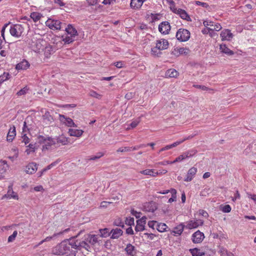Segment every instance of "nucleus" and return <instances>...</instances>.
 <instances>
[{
    "instance_id": "obj_1",
    "label": "nucleus",
    "mask_w": 256,
    "mask_h": 256,
    "mask_svg": "<svg viewBox=\"0 0 256 256\" xmlns=\"http://www.w3.org/2000/svg\"><path fill=\"white\" fill-rule=\"evenodd\" d=\"M98 235L86 234L81 239L74 238V242L72 243V248L76 250L74 251V256L78 251L86 252L88 254L92 250L94 246L99 242Z\"/></svg>"
},
{
    "instance_id": "obj_2",
    "label": "nucleus",
    "mask_w": 256,
    "mask_h": 256,
    "mask_svg": "<svg viewBox=\"0 0 256 256\" xmlns=\"http://www.w3.org/2000/svg\"><path fill=\"white\" fill-rule=\"evenodd\" d=\"M84 230H80L76 236L71 237L70 239L66 241H63L59 244L56 246L53 252L56 254V256H60V254H68L70 252L72 248V243L74 242V238H78L83 232Z\"/></svg>"
},
{
    "instance_id": "obj_3",
    "label": "nucleus",
    "mask_w": 256,
    "mask_h": 256,
    "mask_svg": "<svg viewBox=\"0 0 256 256\" xmlns=\"http://www.w3.org/2000/svg\"><path fill=\"white\" fill-rule=\"evenodd\" d=\"M67 36L62 38V40L66 44H69L76 40V37L78 35L77 30L71 24H68L66 28Z\"/></svg>"
},
{
    "instance_id": "obj_4",
    "label": "nucleus",
    "mask_w": 256,
    "mask_h": 256,
    "mask_svg": "<svg viewBox=\"0 0 256 256\" xmlns=\"http://www.w3.org/2000/svg\"><path fill=\"white\" fill-rule=\"evenodd\" d=\"M38 138L39 142L43 144L42 148V150L43 152L50 150L52 146H55L56 144L54 139L50 137L45 138L43 136H40Z\"/></svg>"
},
{
    "instance_id": "obj_5",
    "label": "nucleus",
    "mask_w": 256,
    "mask_h": 256,
    "mask_svg": "<svg viewBox=\"0 0 256 256\" xmlns=\"http://www.w3.org/2000/svg\"><path fill=\"white\" fill-rule=\"evenodd\" d=\"M170 4L171 5L170 8L174 12L178 14L180 18L184 20H186L188 22L192 21L190 16L184 10L180 8L177 9L175 7L174 3L173 0H170Z\"/></svg>"
},
{
    "instance_id": "obj_6",
    "label": "nucleus",
    "mask_w": 256,
    "mask_h": 256,
    "mask_svg": "<svg viewBox=\"0 0 256 256\" xmlns=\"http://www.w3.org/2000/svg\"><path fill=\"white\" fill-rule=\"evenodd\" d=\"M24 31V28L21 24H16L10 26V34L16 38H20Z\"/></svg>"
},
{
    "instance_id": "obj_7",
    "label": "nucleus",
    "mask_w": 256,
    "mask_h": 256,
    "mask_svg": "<svg viewBox=\"0 0 256 256\" xmlns=\"http://www.w3.org/2000/svg\"><path fill=\"white\" fill-rule=\"evenodd\" d=\"M168 46V42L165 39H160L157 41L156 46L152 48V52L154 54H156L157 50H164L167 49Z\"/></svg>"
},
{
    "instance_id": "obj_8",
    "label": "nucleus",
    "mask_w": 256,
    "mask_h": 256,
    "mask_svg": "<svg viewBox=\"0 0 256 256\" xmlns=\"http://www.w3.org/2000/svg\"><path fill=\"white\" fill-rule=\"evenodd\" d=\"M176 37L180 42H186L190 38V32L186 29L180 28L176 32Z\"/></svg>"
},
{
    "instance_id": "obj_9",
    "label": "nucleus",
    "mask_w": 256,
    "mask_h": 256,
    "mask_svg": "<svg viewBox=\"0 0 256 256\" xmlns=\"http://www.w3.org/2000/svg\"><path fill=\"white\" fill-rule=\"evenodd\" d=\"M61 22L58 20L48 18L46 22V24L52 30H58L61 28Z\"/></svg>"
},
{
    "instance_id": "obj_10",
    "label": "nucleus",
    "mask_w": 256,
    "mask_h": 256,
    "mask_svg": "<svg viewBox=\"0 0 256 256\" xmlns=\"http://www.w3.org/2000/svg\"><path fill=\"white\" fill-rule=\"evenodd\" d=\"M203 24L206 27H208L209 30L212 32L214 30L219 31L222 28L220 24L215 23L212 21L204 20Z\"/></svg>"
},
{
    "instance_id": "obj_11",
    "label": "nucleus",
    "mask_w": 256,
    "mask_h": 256,
    "mask_svg": "<svg viewBox=\"0 0 256 256\" xmlns=\"http://www.w3.org/2000/svg\"><path fill=\"white\" fill-rule=\"evenodd\" d=\"M146 218L144 216L136 221V226L135 230L137 232H141L144 230V225L146 223Z\"/></svg>"
},
{
    "instance_id": "obj_12",
    "label": "nucleus",
    "mask_w": 256,
    "mask_h": 256,
    "mask_svg": "<svg viewBox=\"0 0 256 256\" xmlns=\"http://www.w3.org/2000/svg\"><path fill=\"white\" fill-rule=\"evenodd\" d=\"M159 31L163 34H168L170 30V23L168 22H163L158 26Z\"/></svg>"
},
{
    "instance_id": "obj_13",
    "label": "nucleus",
    "mask_w": 256,
    "mask_h": 256,
    "mask_svg": "<svg viewBox=\"0 0 256 256\" xmlns=\"http://www.w3.org/2000/svg\"><path fill=\"white\" fill-rule=\"evenodd\" d=\"M158 208L156 203L153 202L144 204L143 210L148 212H154Z\"/></svg>"
},
{
    "instance_id": "obj_14",
    "label": "nucleus",
    "mask_w": 256,
    "mask_h": 256,
    "mask_svg": "<svg viewBox=\"0 0 256 256\" xmlns=\"http://www.w3.org/2000/svg\"><path fill=\"white\" fill-rule=\"evenodd\" d=\"M4 198H12L15 200H18V195L15 192H14L12 190V185H10V186H8L7 194H4L2 197V199H4Z\"/></svg>"
},
{
    "instance_id": "obj_15",
    "label": "nucleus",
    "mask_w": 256,
    "mask_h": 256,
    "mask_svg": "<svg viewBox=\"0 0 256 256\" xmlns=\"http://www.w3.org/2000/svg\"><path fill=\"white\" fill-rule=\"evenodd\" d=\"M204 238V234L200 230H198L192 234V240L194 243H200Z\"/></svg>"
},
{
    "instance_id": "obj_16",
    "label": "nucleus",
    "mask_w": 256,
    "mask_h": 256,
    "mask_svg": "<svg viewBox=\"0 0 256 256\" xmlns=\"http://www.w3.org/2000/svg\"><path fill=\"white\" fill-rule=\"evenodd\" d=\"M197 172V168L195 167H192L188 172L186 177L184 178L185 182H190L194 177Z\"/></svg>"
},
{
    "instance_id": "obj_17",
    "label": "nucleus",
    "mask_w": 256,
    "mask_h": 256,
    "mask_svg": "<svg viewBox=\"0 0 256 256\" xmlns=\"http://www.w3.org/2000/svg\"><path fill=\"white\" fill-rule=\"evenodd\" d=\"M60 120L68 126L72 127L76 126L72 119L70 118H66L64 115L60 114Z\"/></svg>"
},
{
    "instance_id": "obj_18",
    "label": "nucleus",
    "mask_w": 256,
    "mask_h": 256,
    "mask_svg": "<svg viewBox=\"0 0 256 256\" xmlns=\"http://www.w3.org/2000/svg\"><path fill=\"white\" fill-rule=\"evenodd\" d=\"M204 224V221L202 220H190L188 222L186 228L189 229L195 228L199 226H202Z\"/></svg>"
},
{
    "instance_id": "obj_19",
    "label": "nucleus",
    "mask_w": 256,
    "mask_h": 256,
    "mask_svg": "<svg viewBox=\"0 0 256 256\" xmlns=\"http://www.w3.org/2000/svg\"><path fill=\"white\" fill-rule=\"evenodd\" d=\"M31 46L34 51L38 52L40 50H43L44 46L41 43L40 40H37L33 41L31 44Z\"/></svg>"
},
{
    "instance_id": "obj_20",
    "label": "nucleus",
    "mask_w": 256,
    "mask_h": 256,
    "mask_svg": "<svg viewBox=\"0 0 256 256\" xmlns=\"http://www.w3.org/2000/svg\"><path fill=\"white\" fill-rule=\"evenodd\" d=\"M43 122L46 126L50 125L54 122L52 116L48 112H46L42 116Z\"/></svg>"
},
{
    "instance_id": "obj_21",
    "label": "nucleus",
    "mask_w": 256,
    "mask_h": 256,
    "mask_svg": "<svg viewBox=\"0 0 256 256\" xmlns=\"http://www.w3.org/2000/svg\"><path fill=\"white\" fill-rule=\"evenodd\" d=\"M220 36L222 40H230L232 38L233 34L230 30L225 29L222 31Z\"/></svg>"
},
{
    "instance_id": "obj_22",
    "label": "nucleus",
    "mask_w": 256,
    "mask_h": 256,
    "mask_svg": "<svg viewBox=\"0 0 256 256\" xmlns=\"http://www.w3.org/2000/svg\"><path fill=\"white\" fill-rule=\"evenodd\" d=\"M123 234V231L118 228L112 229L110 232V238L112 239H117L120 238Z\"/></svg>"
},
{
    "instance_id": "obj_23",
    "label": "nucleus",
    "mask_w": 256,
    "mask_h": 256,
    "mask_svg": "<svg viewBox=\"0 0 256 256\" xmlns=\"http://www.w3.org/2000/svg\"><path fill=\"white\" fill-rule=\"evenodd\" d=\"M38 169L36 164L34 162L30 163L26 168L25 172L28 174H34Z\"/></svg>"
},
{
    "instance_id": "obj_24",
    "label": "nucleus",
    "mask_w": 256,
    "mask_h": 256,
    "mask_svg": "<svg viewBox=\"0 0 256 256\" xmlns=\"http://www.w3.org/2000/svg\"><path fill=\"white\" fill-rule=\"evenodd\" d=\"M30 66L29 62L26 60L18 64L16 66V69L18 70H25L28 68Z\"/></svg>"
},
{
    "instance_id": "obj_25",
    "label": "nucleus",
    "mask_w": 256,
    "mask_h": 256,
    "mask_svg": "<svg viewBox=\"0 0 256 256\" xmlns=\"http://www.w3.org/2000/svg\"><path fill=\"white\" fill-rule=\"evenodd\" d=\"M16 136V128L14 126L10 127L7 134V140L12 142Z\"/></svg>"
},
{
    "instance_id": "obj_26",
    "label": "nucleus",
    "mask_w": 256,
    "mask_h": 256,
    "mask_svg": "<svg viewBox=\"0 0 256 256\" xmlns=\"http://www.w3.org/2000/svg\"><path fill=\"white\" fill-rule=\"evenodd\" d=\"M188 50L184 48H176L172 52V54L176 56L180 54H188Z\"/></svg>"
},
{
    "instance_id": "obj_27",
    "label": "nucleus",
    "mask_w": 256,
    "mask_h": 256,
    "mask_svg": "<svg viewBox=\"0 0 256 256\" xmlns=\"http://www.w3.org/2000/svg\"><path fill=\"white\" fill-rule=\"evenodd\" d=\"M144 0H131L130 6L132 8L138 9L140 8Z\"/></svg>"
},
{
    "instance_id": "obj_28",
    "label": "nucleus",
    "mask_w": 256,
    "mask_h": 256,
    "mask_svg": "<svg viewBox=\"0 0 256 256\" xmlns=\"http://www.w3.org/2000/svg\"><path fill=\"white\" fill-rule=\"evenodd\" d=\"M84 132L80 130L70 129L68 134L70 136L80 137L82 134Z\"/></svg>"
},
{
    "instance_id": "obj_29",
    "label": "nucleus",
    "mask_w": 256,
    "mask_h": 256,
    "mask_svg": "<svg viewBox=\"0 0 256 256\" xmlns=\"http://www.w3.org/2000/svg\"><path fill=\"white\" fill-rule=\"evenodd\" d=\"M8 164L6 160H0V174H4L8 168Z\"/></svg>"
},
{
    "instance_id": "obj_30",
    "label": "nucleus",
    "mask_w": 256,
    "mask_h": 256,
    "mask_svg": "<svg viewBox=\"0 0 256 256\" xmlns=\"http://www.w3.org/2000/svg\"><path fill=\"white\" fill-rule=\"evenodd\" d=\"M69 230H70V228H66V229L64 230V231H62V232H60L58 233V234H54L52 236H48L46 238L43 240H42L40 241L38 243V246L40 245V244H42L44 242H48V241L50 240L56 236H58V234H62L64 233V232H68Z\"/></svg>"
},
{
    "instance_id": "obj_31",
    "label": "nucleus",
    "mask_w": 256,
    "mask_h": 256,
    "mask_svg": "<svg viewBox=\"0 0 256 256\" xmlns=\"http://www.w3.org/2000/svg\"><path fill=\"white\" fill-rule=\"evenodd\" d=\"M140 172L144 175L150 176H152L154 177H156L158 174V172H154L152 170H148V169L145 170H141Z\"/></svg>"
},
{
    "instance_id": "obj_32",
    "label": "nucleus",
    "mask_w": 256,
    "mask_h": 256,
    "mask_svg": "<svg viewBox=\"0 0 256 256\" xmlns=\"http://www.w3.org/2000/svg\"><path fill=\"white\" fill-rule=\"evenodd\" d=\"M220 50L222 52L227 54L229 56H231L234 54V52L229 49L225 44L220 45Z\"/></svg>"
},
{
    "instance_id": "obj_33",
    "label": "nucleus",
    "mask_w": 256,
    "mask_h": 256,
    "mask_svg": "<svg viewBox=\"0 0 256 256\" xmlns=\"http://www.w3.org/2000/svg\"><path fill=\"white\" fill-rule=\"evenodd\" d=\"M184 226L183 224H180L174 228L172 232H174L175 234L180 235L184 229Z\"/></svg>"
},
{
    "instance_id": "obj_34",
    "label": "nucleus",
    "mask_w": 256,
    "mask_h": 256,
    "mask_svg": "<svg viewBox=\"0 0 256 256\" xmlns=\"http://www.w3.org/2000/svg\"><path fill=\"white\" fill-rule=\"evenodd\" d=\"M190 251L192 256H202L204 255V252L197 248L191 249Z\"/></svg>"
},
{
    "instance_id": "obj_35",
    "label": "nucleus",
    "mask_w": 256,
    "mask_h": 256,
    "mask_svg": "<svg viewBox=\"0 0 256 256\" xmlns=\"http://www.w3.org/2000/svg\"><path fill=\"white\" fill-rule=\"evenodd\" d=\"M178 75V72L174 69H170L166 72V76L170 78H176Z\"/></svg>"
},
{
    "instance_id": "obj_36",
    "label": "nucleus",
    "mask_w": 256,
    "mask_h": 256,
    "mask_svg": "<svg viewBox=\"0 0 256 256\" xmlns=\"http://www.w3.org/2000/svg\"><path fill=\"white\" fill-rule=\"evenodd\" d=\"M134 246L130 244H127L126 247L125 248V250L126 251L127 254L130 256H134Z\"/></svg>"
},
{
    "instance_id": "obj_37",
    "label": "nucleus",
    "mask_w": 256,
    "mask_h": 256,
    "mask_svg": "<svg viewBox=\"0 0 256 256\" xmlns=\"http://www.w3.org/2000/svg\"><path fill=\"white\" fill-rule=\"evenodd\" d=\"M28 148L26 150L25 152L27 154H30L32 152H34L36 150V143H30L28 146Z\"/></svg>"
},
{
    "instance_id": "obj_38",
    "label": "nucleus",
    "mask_w": 256,
    "mask_h": 256,
    "mask_svg": "<svg viewBox=\"0 0 256 256\" xmlns=\"http://www.w3.org/2000/svg\"><path fill=\"white\" fill-rule=\"evenodd\" d=\"M197 152V150L195 149H192L190 150L184 152L185 158H189L192 156H194V154H196Z\"/></svg>"
},
{
    "instance_id": "obj_39",
    "label": "nucleus",
    "mask_w": 256,
    "mask_h": 256,
    "mask_svg": "<svg viewBox=\"0 0 256 256\" xmlns=\"http://www.w3.org/2000/svg\"><path fill=\"white\" fill-rule=\"evenodd\" d=\"M100 236H98L100 237H106L108 236H110V232H109V230L107 228H105L104 229H100Z\"/></svg>"
},
{
    "instance_id": "obj_40",
    "label": "nucleus",
    "mask_w": 256,
    "mask_h": 256,
    "mask_svg": "<svg viewBox=\"0 0 256 256\" xmlns=\"http://www.w3.org/2000/svg\"><path fill=\"white\" fill-rule=\"evenodd\" d=\"M53 52L54 48L50 46H46L44 48V54L46 57H48Z\"/></svg>"
},
{
    "instance_id": "obj_41",
    "label": "nucleus",
    "mask_w": 256,
    "mask_h": 256,
    "mask_svg": "<svg viewBox=\"0 0 256 256\" xmlns=\"http://www.w3.org/2000/svg\"><path fill=\"white\" fill-rule=\"evenodd\" d=\"M168 226L164 223H160L157 224V230L160 232H164L166 231Z\"/></svg>"
},
{
    "instance_id": "obj_42",
    "label": "nucleus",
    "mask_w": 256,
    "mask_h": 256,
    "mask_svg": "<svg viewBox=\"0 0 256 256\" xmlns=\"http://www.w3.org/2000/svg\"><path fill=\"white\" fill-rule=\"evenodd\" d=\"M89 95L92 97L95 98L98 100L100 99L102 97V96L101 94L97 93L96 92L93 90H90V91Z\"/></svg>"
},
{
    "instance_id": "obj_43",
    "label": "nucleus",
    "mask_w": 256,
    "mask_h": 256,
    "mask_svg": "<svg viewBox=\"0 0 256 256\" xmlns=\"http://www.w3.org/2000/svg\"><path fill=\"white\" fill-rule=\"evenodd\" d=\"M40 17H41V16L39 13L32 12L30 14V18L35 22L38 21L40 19Z\"/></svg>"
},
{
    "instance_id": "obj_44",
    "label": "nucleus",
    "mask_w": 256,
    "mask_h": 256,
    "mask_svg": "<svg viewBox=\"0 0 256 256\" xmlns=\"http://www.w3.org/2000/svg\"><path fill=\"white\" fill-rule=\"evenodd\" d=\"M10 74L8 72H4V74L0 76V84H2L4 82L9 78Z\"/></svg>"
},
{
    "instance_id": "obj_45",
    "label": "nucleus",
    "mask_w": 256,
    "mask_h": 256,
    "mask_svg": "<svg viewBox=\"0 0 256 256\" xmlns=\"http://www.w3.org/2000/svg\"><path fill=\"white\" fill-rule=\"evenodd\" d=\"M17 234H18L17 231L14 230V232L13 234L8 236V242H13L15 240V238L17 236Z\"/></svg>"
},
{
    "instance_id": "obj_46",
    "label": "nucleus",
    "mask_w": 256,
    "mask_h": 256,
    "mask_svg": "<svg viewBox=\"0 0 256 256\" xmlns=\"http://www.w3.org/2000/svg\"><path fill=\"white\" fill-rule=\"evenodd\" d=\"M60 162V159L57 160L55 162H52L50 165L48 166L45 168L46 170H50L51 168H52L53 166H56L58 163H59Z\"/></svg>"
},
{
    "instance_id": "obj_47",
    "label": "nucleus",
    "mask_w": 256,
    "mask_h": 256,
    "mask_svg": "<svg viewBox=\"0 0 256 256\" xmlns=\"http://www.w3.org/2000/svg\"><path fill=\"white\" fill-rule=\"evenodd\" d=\"M186 158H185V156H184V154L183 153L182 154H181V155L179 156L178 157H177L175 159V160L172 161V162L175 163L176 162H181V161L184 160Z\"/></svg>"
},
{
    "instance_id": "obj_48",
    "label": "nucleus",
    "mask_w": 256,
    "mask_h": 256,
    "mask_svg": "<svg viewBox=\"0 0 256 256\" xmlns=\"http://www.w3.org/2000/svg\"><path fill=\"white\" fill-rule=\"evenodd\" d=\"M28 90V88L26 87H24L23 88L21 89L20 90H19L16 93V94L18 96L24 95L27 92Z\"/></svg>"
},
{
    "instance_id": "obj_49",
    "label": "nucleus",
    "mask_w": 256,
    "mask_h": 256,
    "mask_svg": "<svg viewBox=\"0 0 256 256\" xmlns=\"http://www.w3.org/2000/svg\"><path fill=\"white\" fill-rule=\"evenodd\" d=\"M113 202H106L103 201L100 203V208H106L108 207V206L112 204Z\"/></svg>"
},
{
    "instance_id": "obj_50",
    "label": "nucleus",
    "mask_w": 256,
    "mask_h": 256,
    "mask_svg": "<svg viewBox=\"0 0 256 256\" xmlns=\"http://www.w3.org/2000/svg\"><path fill=\"white\" fill-rule=\"evenodd\" d=\"M222 210L224 212H229L231 210V207L230 205L226 204L222 208Z\"/></svg>"
},
{
    "instance_id": "obj_51",
    "label": "nucleus",
    "mask_w": 256,
    "mask_h": 256,
    "mask_svg": "<svg viewBox=\"0 0 256 256\" xmlns=\"http://www.w3.org/2000/svg\"><path fill=\"white\" fill-rule=\"evenodd\" d=\"M22 142L25 144H28L30 142L29 138L26 136V134H24L22 137Z\"/></svg>"
},
{
    "instance_id": "obj_52",
    "label": "nucleus",
    "mask_w": 256,
    "mask_h": 256,
    "mask_svg": "<svg viewBox=\"0 0 256 256\" xmlns=\"http://www.w3.org/2000/svg\"><path fill=\"white\" fill-rule=\"evenodd\" d=\"M193 86L194 88H200V89H201V90H210V88H208L206 86H202V85L194 84Z\"/></svg>"
},
{
    "instance_id": "obj_53",
    "label": "nucleus",
    "mask_w": 256,
    "mask_h": 256,
    "mask_svg": "<svg viewBox=\"0 0 256 256\" xmlns=\"http://www.w3.org/2000/svg\"><path fill=\"white\" fill-rule=\"evenodd\" d=\"M131 214L132 215L135 216L136 218H140L142 214L140 212H138L134 210H131Z\"/></svg>"
},
{
    "instance_id": "obj_54",
    "label": "nucleus",
    "mask_w": 256,
    "mask_h": 256,
    "mask_svg": "<svg viewBox=\"0 0 256 256\" xmlns=\"http://www.w3.org/2000/svg\"><path fill=\"white\" fill-rule=\"evenodd\" d=\"M131 148H130V147L120 148L117 150V152H130L131 151Z\"/></svg>"
},
{
    "instance_id": "obj_55",
    "label": "nucleus",
    "mask_w": 256,
    "mask_h": 256,
    "mask_svg": "<svg viewBox=\"0 0 256 256\" xmlns=\"http://www.w3.org/2000/svg\"><path fill=\"white\" fill-rule=\"evenodd\" d=\"M140 120L139 119L136 120L132 122H131V124H130V126L132 128H134L138 125V124L140 123Z\"/></svg>"
},
{
    "instance_id": "obj_56",
    "label": "nucleus",
    "mask_w": 256,
    "mask_h": 256,
    "mask_svg": "<svg viewBox=\"0 0 256 256\" xmlns=\"http://www.w3.org/2000/svg\"><path fill=\"white\" fill-rule=\"evenodd\" d=\"M183 142H184V140H180L177 141V142L173 143L172 144L169 145V146H170V149L176 146H177L180 144L182 143Z\"/></svg>"
},
{
    "instance_id": "obj_57",
    "label": "nucleus",
    "mask_w": 256,
    "mask_h": 256,
    "mask_svg": "<svg viewBox=\"0 0 256 256\" xmlns=\"http://www.w3.org/2000/svg\"><path fill=\"white\" fill-rule=\"evenodd\" d=\"M135 95V94L134 92H128L127 93L126 96H125V98H126L127 100H130L132 99V98H134V96Z\"/></svg>"
},
{
    "instance_id": "obj_58",
    "label": "nucleus",
    "mask_w": 256,
    "mask_h": 256,
    "mask_svg": "<svg viewBox=\"0 0 256 256\" xmlns=\"http://www.w3.org/2000/svg\"><path fill=\"white\" fill-rule=\"evenodd\" d=\"M114 224L115 226H122V228L124 226L123 222H122L120 220H116L114 222Z\"/></svg>"
},
{
    "instance_id": "obj_59",
    "label": "nucleus",
    "mask_w": 256,
    "mask_h": 256,
    "mask_svg": "<svg viewBox=\"0 0 256 256\" xmlns=\"http://www.w3.org/2000/svg\"><path fill=\"white\" fill-rule=\"evenodd\" d=\"M111 199L112 200V202H113L114 203V202H116L117 200L122 199V196L120 194H118L116 196L112 197Z\"/></svg>"
},
{
    "instance_id": "obj_60",
    "label": "nucleus",
    "mask_w": 256,
    "mask_h": 256,
    "mask_svg": "<svg viewBox=\"0 0 256 256\" xmlns=\"http://www.w3.org/2000/svg\"><path fill=\"white\" fill-rule=\"evenodd\" d=\"M199 214L200 215L205 218H206L208 216V212L204 210H200Z\"/></svg>"
},
{
    "instance_id": "obj_61",
    "label": "nucleus",
    "mask_w": 256,
    "mask_h": 256,
    "mask_svg": "<svg viewBox=\"0 0 256 256\" xmlns=\"http://www.w3.org/2000/svg\"><path fill=\"white\" fill-rule=\"evenodd\" d=\"M90 6H94L97 3V0H86Z\"/></svg>"
},
{
    "instance_id": "obj_62",
    "label": "nucleus",
    "mask_w": 256,
    "mask_h": 256,
    "mask_svg": "<svg viewBox=\"0 0 256 256\" xmlns=\"http://www.w3.org/2000/svg\"><path fill=\"white\" fill-rule=\"evenodd\" d=\"M196 4L198 6H202L203 7H206L208 6V4L204 2H200V1H196Z\"/></svg>"
},
{
    "instance_id": "obj_63",
    "label": "nucleus",
    "mask_w": 256,
    "mask_h": 256,
    "mask_svg": "<svg viewBox=\"0 0 256 256\" xmlns=\"http://www.w3.org/2000/svg\"><path fill=\"white\" fill-rule=\"evenodd\" d=\"M156 222V221H150V222H148V224L150 228H154V226Z\"/></svg>"
},
{
    "instance_id": "obj_64",
    "label": "nucleus",
    "mask_w": 256,
    "mask_h": 256,
    "mask_svg": "<svg viewBox=\"0 0 256 256\" xmlns=\"http://www.w3.org/2000/svg\"><path fill=\"white\" fill-rule=\"evenodd\" d=\"M126 232L128 234H134V230L131 227H129L126 229Z\"/></svg>"
}]
</instances>
